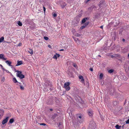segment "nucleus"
Instances as JSON below:
<instances>
[{
  "mask_svg": "<svg viewBox=\"0 0 129 129\" xmlns=\"http://www.w3.org/2000/svg\"><path fill=\"white\" fill-rule=\"evenodd\" d=\"M96 127V125L94 121L92 120L90 121L88 129H95Z\"/></svg>",
  "mask_w": 129,
  "mask_h": 129,
  "instance_id": "f257e3e1",
  "label": "nucleus"
},
{
  "mask_svg": "<svg viewBox=\"0 0 129 129\" xmlns=\"http://www.w3.org/2000/svg\"><path fill=\"white\" fill-rule=\"evenodd\" d=\"M17 75L18 77H19L20 79H22L24 78L25 76L22 74L21 72L19 71L18 70H17Z\"/></svg>",
  "mask_w": 129,
  "mask_h": 129,
  "instance_id": "f03ea898",
  "label": "nucleus"
},
{
  "mask_svg": "<svg viewBox=\"0 0 129 129\" xmlns=\"http://www.w3.org/2000/svg\"><path fill=\"white\" fill-rule=\"evenodd\" d=\"M53 100L52 98V97L49 98V99L48 100L47 102V104L48 105H51L53 103Z\"/></svg>",
  "mask_w": 129,
  "mask_h": 129,
  "instance_id": "7ed1b4c3",
  "label": "nucleus"
},
{
  "mask_svg": "<svg viewBox=\"0 0 129 129\" xmlns=\"http://www.w3.org/2000/svg\"><path fill=\"white\" fill-rule=\"evenodd\" d=\"M87 112L89 116H93V111L91 109H88L87 110Z\"/></svg>",
  "mask_w": 129,
  "mask_h": 129,
  "instance_id": "20e7f679",
  "label": "nucleus"
},
{
  "mask_svg": "<svg viewBox=\"0 0 129 129\" xmlns=\"http://www.w3.org/2000/svg\"><path fill=\"white\" fill-rule=\"evenodd\" d=\"M89 23V21H87L85 23L84 25H83L80 28L81 29H82L84 28L86 26L88 25Z\"/></svg>",
  "mask_w": 129,
  "mask_h": 129,
  "instance_id": "39448f33",
  "label": "nucleus"
},
{
  "mask_svg": "<svg viewBox=\"0 0 129 129\" xmlns=\"http://www.w3.org/2000/svg\"><path fill=\"white\" fill-rule=\"evenodd\" d=\"M89 19V18L88 17H85L83 19L81 22V24H82L85 23L86 20H88Z\"/></svg>",
  "mask_w": 129,
  "mask_h": 129,
  "instance_id": "423d86ee",
  "label": "nucleus"
},
{
  "mask_svg": "<svg viewBox=\"0 0 129 129\" xmlns=\"http://www.w3.org/2000/svg\"><path fill=\"white\" fill-rule=\"evenodd\" d=\"M9 118V116H8L5 119H4L2 121V124H4L7 123V122Z\"/></svg>",
  "mask_w": 129,
  "mask_h": 129,
  "instance_id": "0eeeda50",
  "label": "nucleus"
},
{
  "mask_svg": "<svg viewBox=\"0 0 129 129\" xmlns=\"http://www.w3.org/2000/svg\"><path fill=\"white\" fill-rule=\"evenodd\" d=\"M60 55L59 54L56 53V54L53 57V58L55 59H57L58 57H59Z\"/></svg>",
  "mask_w": 129,
  "mask_h": 129,
  "instance_id": "6e6552de",
  "label": "nucleus"
},
{
  "mask_svg": "<svg viewBox=\"0 0 129 129\" xmlns=\"http://www.w3.org/2000/svg\"><path fill=\"white\" fill-rule=\"evenodd\" d=\"M5 62L8 64L9 66L11 67V68H13V66L12 65H11V64L12 63V62L10 61H9L8 60H7L5 61Z\"/></svg>",
  "mask_w": 129,
  "mask_h": 129,
  "instance_id": "1a4fd4ad",
  "label": "nucleus"
},
{
  "mask_svg": "<svg viewBox=\"0 0 129 129\" xmlns=\"http://www.w3.org/2000/svg\"><path fill=\"white\" fill-rule=\"evenodd\" d=\"M4 55L3 54H0V59L3 60H6L7 59L6 58H5L4 57Z\"/></svg>",
  "mask_w": 129,
  "mask_h": 129,
  "instance_id": "9d476101",
  "label": "nucleus"
},
{
  "mask_svg": "<svg viewBox=\"0 0 129 129\" xmlns=\"http://www.w3.org/2000/svg\"><path fill=\"white\" fill-rule=\"evenodd\" d=\"M17 62V63L16 65V66L20 65L22 64V61H18Z\"/></svg>",
  "mask_w": 129,
  "mask_h": 129,
  "instance_id": "9b49d317",
  "label": "nucleus"
},
{
  "mask_svg": "<svg viewBox=\"0 0 129 129\" xmlns=\"http://www.w3.org/2000/svg\"><path fill=\"white\" fill-rule=\"evenodd\" d=\"M70 83L69 82H66L64 84V87H67L69 86Z\"/></svg>",
  "mask_w": 129,
  "mask_h": 129,
  "instance_id": "f8f14e48",
  "label": "nucleus"
},
{
  "mask_svg": "<svg viewBox=\"0 0 129 129\" xmlns=\"http://www.w3.org/2000/svg\"><path fill=\"white\" fill-rule=\"evenodd\" d=\"M79 79H81V82H83L84 81V79H83V77L82 76H79Z\"/></svg>",
  "mask_w": 129,
  "mask_h": 129,
  "instance_id": "ddd939ff",
  "label": "nucleus"
},
{
  "mask_svg": "<svg viewBox=\"0 0 129 129\" xmlns=\"http://www.w3.org/2000/svg\"><path fill=\"white\" fill-rule=\"evenodd\" d=\"M68 75L70 77H72L73 76V74L72 72L70 71H68Z\"/></svg>",
  "mask_w": 129,
  "mask_h": 129,
  "instance_id": "4468645a",
  "label": "nucleus"
},
{
  "mask_svg": "<svg viewBox=\"0 0 129 129\" xmlns=\"http://www.w3.org/2000/svg\"><path fill=\"white\" fill-rule=\"evenodd\" d=\"M13 81L15 83H18L15 77H14L13 78Z\"/></svg>",
  "mask_w": 129,
  "mask_h": 129,
  "instance_id": "2eb2a0df",
  "label": "nucleus"
},
{
  "mask_svg": "<svg viewBox=\"0 0 129 129\" xmlns=\"http://www.w3.org/2000/svg\"><path fill=\"white\" fill-rule=\"evenodd\" d=\"M121 127V126H119L118 124L116 125L115 126V127L116 129H120Z\"/></svg>",
  "mask_w": 129,
  "mask_h": 129,
  "instance_id": "dca6fc26",
  "label": "nucleus"
},
{
  "mask_svg": "<svg viewBox=\"0 0 129 129\" xmlns=\"http://www.w3.org/2000/svg\"><path fill=\"white\" fill-rule=\"evenodd\" d=\"M4 113V111L3 110H0V114L1 115V117L3 116Z\"/></svg>",
  "mask_w": 129,
  "mask_h": 129,
  "instance_id": "f3484780",
  "label": "nucleus"
},
{
  "mask_svg": "<svg viewBox=\"0 0 129 129\" xmlns=\"http://www.w3.org/2000/svg\"><path fill=\"white\" fill-rule=\"evenodd\" d=\"M14 119L13 118H12L10 119L9 121V123H13L14 122Z\"/></svg>",
  "mask_w": 129,
  "mask_h": 129,
  "instance_id": "a211bd4d",
  "label": "nucleus"
},
{
  "mask_svg": "<svg viewBox=\"0 0 129 129\" xmlns=\"http://www.w3.org/2000/svg\"><path fill=\"white\" fill-rule=\"evenodd\" d=\"M17 23L20 26H21L22 25V22L20 21H18L17 22Z\"/></svg>",
  "mask_w": 129,
  "mask_h": 129,
  "instance_id": "6ab92c4d",
  "label": "nucleus"
},
{
  "mask_svg": "<svg viewBox=\"0 0 129 129\" xmlns=\"http://www.w3.org/2000/svg\"><path fill=\"white\" fill-rule=\"evenodd\" d=\"M66 5V4L65 3H64L62 5H61V6L62 8H63L65 7Z\"/></svg>",
  "mask_w": 129,
  "mask_h": 129,
  "instance_id": "aec40b11",
  "label": "nucleus"
},
{
  "mask_svg": "<svg viewBox=\"0 0 129 129\" xmlns=\"http://www.w3.org/2000/svg\"><path fill=\"white\" fill-rule=\"evenodd\" d=\"M28 52L31 54H33V50L31 49H29V50L28 51Z\"/></svg>",
  "mask_w": 129,
  "mask_h": 129,
  "instance_id": "412c9836",
  "label": "nucleus"
},
{
  "mask_svg": "<svg viewBox=\"0 0 129 129\" xmlns=\"http://www.w3.org/2000/svg\"><path fill=\"white\" fill-rule=\"evenodd\" d=\"M64 88L66 89V90L67 91L69 90L70 88L69 86H67V87H64Z\"/></svg>",
  "mask_w": 129,
  "mask_h": 129,
  "instance_id": "4be33fe9",
  "label": "nucleus"
},
{
  "mask_svg": "<svg viewBox=\"0 0 129 129\" xmlns=\"http://www.w3.org/2000/svg\"><path fill=\"white\" fill-rule=\"evenodd\" d=\"M4 40V38L3 37H2L0 38V43L3 42Z\"/></svg>",
  "mask_w": 129,
  "mask_h": 129,
  "instance_id": "5701e85b",
  "label": "nucleus"
},
{
  "mask_svg": "<svg viewBox=\"0 0 129 129\" xmlns=\"http://www.w3.org/2000/svg\"><path fill=\"white\" fill-rule=\"evenodd\" d=\"M57 116V114H54L53 115L52 117V118L53 119H54Z\"/></svg>",
  "mask_w": 129,
  "mask_h": 129,
  "instance_id": "b1692460",
  "label": "nucleus"
},
{
  "mask_svg": "<svg viewBox=\"0 0 129 129\" xmlns=\"http://www.w3.org/2000/svg\"><path fill=\"white\" fill-rule=\"evenodd\" d=\"M113 105L114 106H115L118 104V102L117 101H114L113 102Z\"/></svg>",
  "mask_w": 129,
  "mask_h": 129,
  "instance_id": "393cba45",
  "label": "nucleus"
},
{
  "mask_svg": "<svg viewBox=\"0 0 129 129\" xmlns=\"http://www.w3.org/2000/svg\"><path fill=\"white\" fill-rule=\"evenodd\" d=\"M114 71L113 69H111L108 71V73H113Z\"/></svg>",
  "mask_w": 129,
  "mask_h": 129,
  "instance_id": "a878e982",
  "label": "nucleus"
},
{
  "mask_svg": "<svg viewBox=\"0 0 129 129\" xmlns=\"http://www.w3.org/2000/svg\"><path fill=\"white\" fill-rule=\"evenodd\" d=\"M94 6H91L90 8H88V9L89 10H93V8H94Z\"/></svg>",
  "mask_w": 129,
  "mask_h": 129,
  "instance_id": "bb28decb",
  "label": "nucleus"
},
{
  "mask_svg": "<svg viewBox=\"0 0 129 129\" xmlns=\"http://www.w3.org/2000/svg\"><path fill=\"white\" fill-rule=\"evenodd\" d=\"M103 74L102 73H101L100 75V79H101L103 78Z\"/></svg>",
  "mask_w": 129,
  "mask_h": 129,
  "instance_id": "cd10ccee",
  "label": "nucleus"
},
{
  "mask_svg": "<svg viewBox=\"0 0 129 129\" xmlns=\"http://www.w3.org/2000/svg\"><path fill=\"white\" fill-rule=\"evenodd\" d=\"M115 58H116V57H118V58H121V56H120L119 54H116L115 55Z\"/></svg>",
  "mask_w": 129,
  "mask_h": 129,
  "instance_id": "c85d7f7f",
  "label": "nucleus"
},
{
  "mask_svg": "<svg viewBox=\"0 0 129 129\" xmlns=\"http://www.w3.org/2000/svg\"><path fill=\"white\" fill-rule=\"evenodd\" d=\"M20 89L21 90H24V87L22 86L21 85H20Z\"/></svg>",
  "mask_w": 129,
  "mask_h": 129,
  "instance_id": "c756f323",
  "label": "nucleus"
},
{
  "mask_svg": "<svg viewBox=\"0 0 129 129\" xmlns=\"http://www.w3.org/2000/svg\"><path fill=\"white\" fill-rule=\"evenodd\" d=\"M115 24H114V25L115 26H117L119 24V22H116Z\"/></svg>",
  "mask_w": 129,
  "mask_h": 129,
  "instance_id": "7c9ffc66",
  "label": "nucleus"
},
{
  "mask_svg": "<svg viewBox=\"0 0 129 129\" xmlns=\"http://www.w3.org/2000/svg\"><path fill=\"white\" fill-rule=\"evenodd\" d=\"M99 5L100 6H102L101 5H102V3H103V1H100V3Z\"/></svg>",
  "mask_w": 129,
  "mask_h": 129,
  "instance_id": "2f4dec72",
  "label": "nucleus"
},
{
  "mask_svg": "<svg viewBox=\"0 0 129 129\" xmlns=\"http://www.w3.org/2000/svg\"><path fill=\"white\" fill-rule=\"evenodd\" d=\"M72 65L73 67H75V68H76L77 67V65L75 63H73L72 64Z\"/></svg>",
  "mask_w": 129,
  "mask_h": 129,
  "instance_id": "473e14b6",
  "label": "nucleus"
},
{
  "mask_svg": "<svg viewBox=\"0 0 129 129\" xmlns=\"http://www.w3.org/2000/svg\"><path fill=\"white\" fill-rule=\"evenodd\" d=\"M44 38L45 40H48V38L47 37H44Z\"/></svg>",
  "mask_w": 129,
  "mask_h": 129,
  "instance_id": "72a5a7b5",
  "label": "nucleus"
},
{
  "mask_svg": "<svg viewBox=\"0 0 129 129\" xmlns=\"http://www.w3.org/2000/svg\"><path fill=\"white\" fill-rule=\"evenodd\" d=\"M40 124V125H44V126H45L46 125V124L45 123H41Z\"/></svg>",
  "mask_w": 129,
  "mask_h": 129,
  "instance_id": "f704fd0d",
  "label": "nucleus"
},
{
  "mask_svg": "<svg viewBox=\"0 0 129 129\" xmlns=\"http://www.w3.org/2000/svg\"><path fill=\"white\" fill-rule=\"evenodd\" d=\"M126 124H129V119L126 120Z\"/></svg>",
  "mask_w": 129,
  "mask_h": 129,
  "instance_id": "c9c22d12",
  "label": "nucleus"
},
{
  "mask_svg": "<svg viewBox=\"0 0 129 129\" xmlns=\"http://www.w3.org/2000/svg\"><path fill=\"white\" fill-rule=\"evenodd\" d=\"M43 11H44V13H45V11H46V8L44 7H43Z\"/></svg>",
  "mask_w": 129,
  "mask_h": 129,
  "instance_id": "e433bc0d",
  "label": "nucleus"
},
{
  "mask_svg": "<svg viewBox=\"0 0 129 129\" xmlns=\"http://www.w3.org/2000/svg\"><path fill=\"white\" fill-rule=\"evenodd\" d=\"M99 113H100V112H99ZM100 116L101 117V118L102 120L103 121L104 120V118H103V117H101L102 116H101V115H100Z\"/></svg>",
  "mask_w": 129,
  "mask_h": 129,
  "instance_id": "4c0bfd02",
  "label": "nucleus"
},
{
  "mask_svg": "<svg viewBox=\"0 0 129 129\" xmlns=\"http://www.w3.org/2000/svg\"><path fill=\"white\" fill-rule=\"evenodd\" d=\"M56 14L55 13H54L53 16L54 17H55L56 16Z\"/></svg>",
  "mask_w": 129,
  "mask_h": 129,
  "instance_id": "58836bf2",
  "label": "nucleus"
},
{
  "mask_svg": "<svg viewBox=\"0 0 129 129\" xmlns=\"http://www.w3.org/2000/svg\"><path fill=\"white\" fill-rule=\"evenodd\" d=\"M110 56H111V57L112 58H113L114 57H115V56H114V55H111Z\"/></svg>",
  "mask_w": 129,
  "mask_h": 129,
  "instance_id": "ea45409f",
  "label": "nucleus"
},
{
  "mask_svg": "<svg viewBox=\"0 0 129 129\" xmlns=\"http://www.w3.org/2000/svg\"><path fill=\"white\" fill-rule=\"evenodd\" d=\"M89 70L91 71H93V69L92 68H90L89 69Z\"/></svg>",
  "mask_w": 129,
  "mask_h": 129,
  "instance_id": "a19ab883",
  "label": "nucleus"
},
{
  "mask_svg": "<svg viewBox=\"0 0 129 129\" xmlns=\"http://www.w3.org/2000/svg\"><path fill=\"white\" fill-rule=\"evenodd\" d=\"M82 120H78V121L80 123H81L82 122Z\"/></svg>",
  "mask_w": 129,
  "mask_h": 129,
  "instance_id": "79ce46f5",
  "label": "nucleus"
},
{
  "mask_svg": "<svg viewBox=\"0 0 129 129\" xmlns=\"http://www.w3.org/2000/svg\"><path fill=\"white\" fill-rule=\"evenodd\" d=\"M13 69L14 70V71H15V72H17V71L16 70V69H15V68H14L13 67Z\"/></svg>",
  "mask_w": 129,
  "mask_h": 129,
  "instance_id": "37998d69",
  "label": "nucleus"
},
{
  "mask_svg": "<svg viewBox=\"0 0 129 129\" xmlns=\"http://www.w3.org/2000/svg\"><path fill=\"white\" fill-rule=\"evenodd\" d=\"M22 45V44L21 43H19L18 45V46H21V45Z\"/></svg>",
  "mask_w": 129,
  "mask_h": 129,
  "instance_id": "c03bdc74",
  "label": "nucleus"
},
{
  "mask_svg": "<svg viewBox=\"0 0 129 129\" xmlns=\"http://www.w3.org/2000/svg\"><path fill=\"white\" fill-rule=\"evenodd\" d=\"M76 36H80V35L79 34H77H77H76Z\"/></svg>",
  "mask_w": 129,
  "mask_h": 129,
  "instance_id": "a18cd8bd",
  "label": "nucleus"
},
{
  "mask_svg": "<svg viewBox=\"0 0 129 129\" xmlns=\"http://www.w3.org/2000/svg\"><path fill=\"white\" fill-rule=\"evenodd\" d=\"M5 71H6L7 73H10V72H9V71H8V70H6Z\"/></svg>",
  "mask_w": 129,
  "mask_h": 129,
  "instance_id": "49530a36",
  "label": "nucleus"
},
{
  "mask_svg": "<svg viewBox=\"0 0 129 129\" xmlns=\"http://www.w3.org/2000/svg\"><path fill=\"white\" fill-rule=\"evenodd\" d=\"M81 102V103L82 104H85L84 102V101H82V102Z\"/></svg>",
  "mask_w": 129,
  "mask_h": 129,
  "instance_id": "de8ad7c7",
  "label": "nucleus"
},
{
  "mask_svg": "<svg viewBox=\"0 0 129 129\" xmlns=\"http://www.w3.org/2000/svg\"><path fill=\"white\" fill-rule=\"evenodd\" d=\"M2 70H3V71H5L6 70V69H4L3 67L2 68Z\"/></svg>",
  "mask_w": 129,
  "mask_h": 129,
  "instance_id": "09e8293b",
  "label": "nucleus"
},
{
  "mask_svg": "<svg viewBox=\"0 0 129 129\" xmlns=\"http://www.w3.org/2000/svg\"><path fill=\"white\" fill-rule=\"evenodd\" d=\"M78 117H79V118L81 119V118H82V117H81V115H80V116H78Z\"/></svg>",
  "mask_w": 129,
  "mask_h": 129,
  "instance_id": "8fccbe9b",
  "label": "nucleus"
},
{
  "mask_svg": "<svg viewBox=\"0 0 129 129\" xmlns=\"http://www.w3.org/2000/svg\"><path fill=\"white\" fill-rule=\"evenodd\" d=\"M48 46L50 48H51V46L50 45H48Z\"/></svg>",
  "mask_w": 129,
  "mask_h": 129,
  "instance_id": "3c124183",
  "label": "nucleus"
},
{
  "mask_svg": "<svg viewBox=\"0 0 129 129\" xmlns=\"http://www.w3.org/2000/svg\"><path fill=\"white\" fill-rule=\"evenodd\" d=\"M90 0H87L86 2V3H87Z\"/></svg>",
  "mask_w": 129,
  "mask_h": 129,
  "instance_id": "603ef678",
  "label": "nucleus"
},
{
  "mask_svg": "<svg viewBox=\"0 0 129 129\" xmlns=\"http://www.w3.org/2000/svg\"><path fill=\"white\" fill-rule=\"evenodd\" d=\"M125 41V39H122V41H123L124 42V41Z\"/></svg>",
  "mask_w": 129,
  "mask_h": 129,
  "instance_id": "864d4df0",
  "label": "nucleus"
},
{
  "mask_svg": "<svg viewBox=\"0 0 129 129\" xmlns=\"http://www.w3.org/2000/svg\"><path fill=\"white\" fill-rule=\"evenodd\" d=\"M50 110L51 111H53V109H50Z\"/></svg>",
  "mask_w": 129,
  "mask_h": 129,
  "instance_id": "5fc2aeb1",
  "label": "nucleus"
},
{
  "mask_svg": "<svg viewBox=\"0 0 129 129\" xmlns=\"http://www.w3.org/2000/svg\"><path fill=\"white\" fill-rule=\"evenodd\" d=\"M0 66H1V67L2 68L3 67L2 65L1 64H0Z\"/></svg>",
  "mask_w": 129,
  "mask_h": 129,
  "instance_id": "6e6d98bb",
  "label": "nucleus"
},
{
  "mask_svg": "<svg viewBox=\"0 0 129 129\" xmlns=\"http://www.w3.org/2000/svg\"><path fill=\"white\" fill-rule=\"evenodd\" d=\"M52 89L51 88H49V90H52Z\"/></svg>",
  "mask_w": 129,
  "mask_h": 129,
  "instance_id": "4d7b16f0",
  "label": "nucleus"
},
{
  "mask_svg": "<svg viewBox=\"0 0 129 129\" xmlns=\"http://www.w3.org/2000/svg\"><path fill=\"white\" fill-rule=\"evenodd\" d=\"M63 50H64V49H61L59 50V51H63Z\"/></svg>",
  "mask_w": 129,
  "mask_h": 129,
  "instance_id": "13d9d810",
  "label": "nucleus"
},
{
  "mask_svg": "<svg viewBox=\"0 0 129 129\" xmlns=\"http://www.w3.org/2000/svg\"><path fill=\"white\" fill-rule=\"evenodd\" d=\"M100 27L102 28H103V26H101Z\"/></svg>",
  "mask_w": 129,
  "mask_h": 129,
  "instance_id": "bf43d9fd",
  "label": "nucleus"
},
{
  "mask_svg": "<svg viewBox=\"0 0 129 129\" xmlns=\"http://www.w3.org/2000/svg\"><path fill=\"white\" fill-rule=\"evenodd\" d=\"M124 125H123L122 126V127L123 128V127H124Z\"/></svg>",
  "mask_w": 129,
  "mask_h": 129,
  "instance_id": "052dcab7",
  "label": "nucleus"
},
{
  "mask_svg": "<svg viewBox=\"0 0 129 129\" xmlns=\"http://www.w3.org/2000/svg\"><path fill=\"white\" fill-rule=\"evenodd\" d=\"M4 42H6L7 43H8L9 42H7V41H5Z\"/></svg>",
  "mask_w": 129,
  "mask_h": 129,
  "instance_id": "680f3d73",
  "label": "nucleus"
},
{
  "mask_svg": "<svg viewBox=\"0 0 129 129\" xmlns=\"http://www.w3.org/2000/svg\"><path fill=\"white\" fill-rule=\"evenodd\" d=\"M3 79L2 80H4V78H3Z\"/></svg>",
  "mask_w": 129,
  "mask_h": 129,
  "instance_id": "e2e57ef3",
  "label": "nucleus"
},
{
  "mask_svg": "<svg viewBox=\"0 0 129 129\" xmlns=\"http://www.w3.org/2000/svg\"><path fill=\"white\" fill-rule=\"evenodd\" d=\"M1 116V115L0 114V117ZM1 118V117H0V119Z\"/></svg>",
  "mask_w": 129,
  "mask_h": 129,
  "instance_id": "0e129e2a",
  "label": "nucleus"
},
{
  "mask_svg": "<svg viewBox=\"0 0 129 129\" xmlns=\"http://www.w3.org/2000/svg\"><path fill=\"white\" fill-rule=\"evenodd\" d=\"M60 124L59 123V125H58V126H59V125H60Z\"/></svg>",
  "mask_w": 129,
  "mask_h": 129,
  "instance_id": "69168bd1",
  "label": "nucleus"
},
{
  "mask_svg": "<svg viewBox=\"0 0 129 129\" xmlns=\"http://www.w3.org/2000/svg\"><path fill=\"white\" fill-rule=\"evenodd\" d=\"M128 57H129V53L128 54Z\"/></svg>",
  "mask_w": 129,
  "mask_h": 129,
  "instance_id": "338daca9",
  "label": "nucleus"
},
{
  "mask_svg": "<svg viewBox=\"0 0 129 129\" xmlns=\"http://www.w3.org/2000/svg\"><path fill=\"white\" fill-rule=\"evenodd\" d=\"M99 56H100V57H101V56H100V55H99Z\"/></svg>",
  "mask_w": 129,
  "mask_h": 129,
  "instance_id": "774afa93",
  "label": "nucleus"
}]
</instances>
